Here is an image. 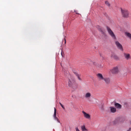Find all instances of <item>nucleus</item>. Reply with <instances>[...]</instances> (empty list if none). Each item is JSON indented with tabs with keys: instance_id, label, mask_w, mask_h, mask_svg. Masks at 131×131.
Wrapping results in <instances>:
<instances>
[{
	"instance_id": "1",
	"label": "nucleus",
	"mask_w": 131,
	"mask_h": 131,
	"mask_svg": "<svg viewBox=\"0 0 131 131\" xmlns=\"http://www.w3.org/2000/svg\"><path fill=\"white\" fill-rule=\"evenodd\" d=\"M110 70L111 72L113 74H117L120 72L119 67L118 66L114 67L112 69H110Z\"/></svg>"
},
{
	"instance_id": "2",
	"label": "nucleus",
	"mask_w": 131,
	"mask_h": 131,
	"mask_svg": "<svg viewBox=\"0 0 131 131\" xmlns=\"http://www.w3.org/2000/svg\"><path fill=\"white\" fill-rule=\"evenodd\" d=\"M121 12L123 16L125 17H128L129 13L127 10L126 9H123L121 8Z\"/></svg>"
},
{
	"instance_id": "3",
	"label": "nucleus",
	"mask_w": 131,
	"mask_h": 131,
	"mask_svg": "<svg viewBox=\"0 0 131 131\" xmlns=\"http://www.w3.org/2000/svg\"><path fill=\"white\" fill-rule=\"evenodd\" d=\"M107 31L109 34L114 39H116V37L114 33L111 29L108 27H107Z\"/></svg>"
},
{
	"instance_id": "4",
	"label": "nucleus",
	"mask_w": 131,
	"mask_h": 131,
	"mask_svg": "<svg viewBox=\"0 0 131 131\" xmlns=\"http://www.w3.org/2000/svg\"><path fill=\"white\" fill-rule=\"evenodd\" d=\"M115 43L118 49H119L121 51L123 50V49L122 45L119 43L118 41H116L115 42Z\"/></svg>"
},
{
	"instance_id": "5",
	"label": "nucleus",
	"mask_w": 131,
	"mask_h": 131,
	"mask_svg": "<svg viewBox=\"0 0 131 131\" xmlns=\"http://www.w3.org/2000/svg\"><path fill=\"white\" fill-rule=\"evenodd\" d=\"M82 113L83 114L84 117L85 118L89 119H91V116L90 115L86 113L83 111H82Z\"/></svg>"
},
{
	"instance_id": "6",
	"label": "nucleus",
	"mask_w": 131,
	"mask_h": 131,
	"mask_svg": "<svg viewBox=\"0 0 131 131\" xmlns=\"http://www.w3.org/2000/svg\"><path fill=\"white\" fill-rule=\"evenodd\" d=\"M91 94L90 93L86 92L84 95V97L86 99H89L91 97Z\"/></svg>"
},
{
	"instance_id": "7",
	"label": "nucleus",
	"mask_w": 131,
	"mask_h": 131,
	"mask_svg": "<svg viewBox=\"0 0 131 131\" xmlns=\"http://www.w3.org/2000/svg\"><path fill=\"white\" fill-rule=\"evenodd\" d=\"M98 78L100 80H103L104 78L103 77V75L101 73H98L97 74Z\"/></svg>"
},
{
	"instance_id": "8",
	"label": "nucleus",
	"mask_w": 131,
	"mask_h": 131,
	"mask_svg": "<svg viewBox=\"0 0 131 131\" xmlns=\"http://www.w3.org/2000/svg\"><path fill=\"white\" fill-rule=\"evenodd\" d=\"M124 56L125 58L127 60H128L130 59V56L128 53H125Z\"/></svg>"
},
{
	"instance_id": "9",
	"label": "nucleus",
	"mask_w": 131,
	"mask_h": 131,
	"mask_svg": "<svg viewBox=\"0 0 131 131\" xmlns=\"http://www.w3.org/2000/svg\"><path fill=\"white\" fill-rule=\"evenodd\" d=\"M107 84H109L110 83V80L109 78H104L103 80Z\"/></svg>"
},
{
	"instance_id": "10",
	"label": "nucleus",
	"mask_w": 131,
	"mask_h": 131,
	"mask_svg": "<svg viewBox=\"0 0 131 131\" xmlns=\"http://www.w3.org/2000/svg\"><path fill=\"white\" fill-rule=\"evenodd\" d=\"M111 112L112 113H114L116 112V109L114 107H110Z\"/></svg>"
},
{
	"instance_id": "11",
	"label": "nucleus",
	"mask_w": 131,
	"mask_h": 131,
	"mask_svg": "<svg viewBox=\"0 0 131 131\" xmlns=\"http://www.w3.org/2000/svg\"><path fill=\"white\" fill-rule=\"evenodd\" d=\"M125 34L126 36L128 37L131 40V34L128 32H126Z\"/></svg>"
},
{
	"instance_id": "12",
	"label": "nucleus",
	"mask_w": 131,
	"mask_h": 131,
	"mask_svg": "<svg viewBox=\"0 0 131 131\" xmlns=\"http://www.w3.org/2000/svg\"><path fill=\"white\" fill-rule=\"evenodd\" d=\"M93 63L97 67L100 68H102L103 67V66L101 64H98L95 62H93Z\"/></svg>"
},
{
	"instance_id": "13",
	"label": "nucleus",
	"mask_w": 131,
	"mask_h": 131,
	"mask_svg": "<svg viewBox=\"0 0 131 131\" xmlns=\"http://www.w3.org/2000/svg\"><path fill=\"white\" fill-rule=\"evenodd\" d=\"M74 83L72 81L69 80L68 82V85L70 86H72L74 85Z\"/></svg>"
},
{
	"instance_id": "14",
	"label": "nucleus",
	"mask_w": 131,
	"mask_h": 131,
	"mask_svg": "<svg viewBox=\"0 0 131 131\" xmlns=\"http://www.w3.org/2000/svg\"><path fill=\"white\" fill-rule=\"evenodd\" d=\"M111 57L115 60H119V58L118 57L115 55H112L111 56Z\"/></svg>"
},
{
	"instance_id": "15",
	"label": "nucleus",
	"mask_w": 131,
	"mask_h": 131,
	"mask_svg": "<svg viewBox=\"0 0 131 131\" xmlns=\"http://www.w3.org/2000/svg\"><path fill=\"white\" fill-rule=\"evenodd\" d=\"M115 106L117 108H121V105L118 103H116L115 104Z\"/></svg>"
},
{
	"instance_id": "16",
	"label": "nucleus",
	"mask_w": 131,
	"mask_h": 131,
	"mask_svg": "<svg viewBox=\"0 0 131 131\" xmlns=\"http://www.w3.org/2000/svg\"><path fill=\"white\" fill-rule=\"evenodd\" d=\"M99 30L101 32V33L103 34H105V31L103 29L101 28H98Z\"/></svg>"
},
{
	"instance_id": "17",
	"label": "nucleus",
	"mask_w": 131,
	"mask_h": 131,
	"mask_svg": "<svg viewBox=\"0 0 131 131\" xmlns=\"http://www.w3.org/2000/svg\"><path fill=\"white\" fill-rule=\"evenodd\" d=\"M81 129L82 131H87L88 130L85 128V126L83 125L81 127Z\"/></svg>"
},
{
	"instance_id": "18",
	"label": "nucleus",
	"mask_w": 131,
	"mask_h": 131,
	"mask_svg": "<svg viewBox=\"0 0 131 131\" xmlns=\"http://www.w3.org/2000/svg\"><path fill=\"white\" fill-rule=\"evenodd\" d=\"M75 75H76L78 79L79 80H80V81L81 80V78H80V76L79 75V74H78L77 73H75Z\"/></svg>"
},
{
	"instance_id": "19",
	"label": "nucleus",
	"mask_w": 131,
	"mask_h": 131,
	"mask_svg": "<svg viewBox=\"0 0 131 131\" xmlns=\"http://www.w3.org/2000/svg\"><path fill=\"white\" fill-rule=\"evenodd\" d=\"M56 109L54 107V112L53 115V117H56Z\"/></svg>"
},
{
	"instance_id": "20",
	"label": "nucleus",
	"mask_w": 131,
	"mask_h": 131,
	"mask_svg": "<svg viewBox=\"0 0 131 131\" xmlns=\"http://www.w3.org/2000/svg\"><path fill=\"white\" fill-rule=\"evenodd\" d=\"M105 4H106L108 6H110V4L108 3V2L107 1H106L105 2Z\"/></svg>"
},
{
	"instance_id": "21",
	"label": "nucleus",
	"mask_w": 131,
	"mask_h": 131,
	"mask_svg": "<svg viewBox=\"0 0 131 131\" xmlns=\"http://www.w3.org/2000/svg\"><path fill=\"white\" fill-rule=\"evenodd\" d=\"M54 119L55 120H57L58 122H59V123H60V121L58 118H57V117H54Z\"/></svg>"
},
{
	"instance_id": "22",
	"label": "nucleus",
	"mask_w": 131,
	"mask_h": 131,
	"mask_svg": "<svg viewBox=\"0 0 131 131\" xmlns=\"http://www.w3.org/2000/svg\"><path fill=\"white\" fill-rule=\"evenodd\" d=\"M76 131H80L78 127H76L75 128Z\"/></svg>"
},
{
	"instance_id": "23",
	"label": "nucleus",
	"mask_w": 131,
	"mask_h": 131,
	"mask_svg": "<svg viewBox=\"0 0 131 131\" xmlns=\"http://www.w3.org/2000/svg\"><path fill=\"white\" fill-rule=\"evenodd\" d=\"M59 103H60V104L61 105V107H62V108H64V107L62 105V104L60 102Z\"/></svg>"
},
{
	"instance_id": "24",
	"label": "nucleus",
	"mask_w": 131,
	"mask_h": 131,
	"mask_svg": "<svg viewBox=\"0 0 131 131\" xmlns=\"http://www.w3.org/2000/svg\"><path fill=\"white\" fill-rule=\"evenodd\" d=\"M104 110V108L103 107H102V108H101V110Z\"/></svg>"
},
{
	"instance_id": "25",
	"label": "nucleus",
	"mask_w": 131,
	"mask_h": 131,
	"mask_svg": "<svg viewBox=\"0 0 131 131\" xmlns=\"http://www.w3.org/2000/svg\"><path fill=\"white\" fill-rule=\"evenodd\" d=\"M64 40H65V43H66V40L65 39H64Z\"/></svg>"
}]
</instances>
